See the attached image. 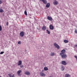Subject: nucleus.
<instances>
[{"instance_id":"10","label":"nucleus","mask_w":77,"mask_h":77,"mask_svg":"<svg viewBox=\"0 0 77 77\" xmlns=\"http://www.w3.org/2000/svg\"><path fill=\"white\" fill-rule=\"evenodd\" d=\"M47 18L48 20H50V21H52V18L48 16Z\"/></svg>"},{"instance_id":"36","label":"nucleus","mask_w":77,"mask_h":77,"mask_svg":"<svg viewBox=\"0 0 77 77\" xmlns=\"http://www.w3.org/2000/svg\"><path fill=\"white\" fill-rule=\"evenodd\" d=\"M42 71H43V70H42Z\"/></svg>"},{"instance_id":"6","label":"nucleus","mask_w":77,"mask_h":77,"mask_svg":"<svg viewBox=\"0 0 77 77\" xmlns=\"http://www.w3.org/2000/svg\"><path fill=\"white\" fill-rule=\"evenodd\" d=\"M61 71H64L65 69V67L63 66V65L61 66Z\"/></svg>"},{"instance_id":"17","label":"nucleus","mask_w":77,"mask_h":77,"mask_svg":"<svg viewBox=\"0 0 77 77\" xmlns=\"http://www.w3.org/2000/svg\"><path fill=\"white\" fill-rule=\"evenodd\" d=\"M55 54H54V52H52L51 54V56H54Z\"/></svg>"},{"instance_id":"14","label":"nucleus","mask_w":77,"mask_h":77,"mask_svg":"<svg viewBox=\"0 0 77 77\" xmlns=\"http://www.w3.org/2000/svg\"><path fill=\"white\" fill-rule=\"evenodd\" d=\"M50 3H48L46 5L45 7L46 8H49V7H50Z\"/></svg>"},{"instance_id":"25","label":"nucleus","mask_w":77,"mask_h":77,"mask_svg":"<svg viewBox=\"0 0 77 77\" xmlns=\"http://www.w3.org/2000/svg\"><path fill=\"white\" fill-rule=\"evenodd\" d=\"M24 14H25V15H27V11H25L24 12Z\"/></svg>"},{"instance_id":"32","label":"nucleus","mask_w":77,"mask_h":77,"mask_svg":"<svg viewBox=\"0 0 77 77\" xmlns=\"http://www.w3.org/2000/svg\"><path fill=\"white\" fill-rule=\"evenodd\" d=\"M74 57H75V58H76V59H77V56H74Z\"/></svg>"},{"instance_id":"26","label":"nucleus","mask_w":77,"mask_h":77,"mask_svg":"<svg viewBox=\"0 0 77 77\" xmlns=\"http://www.w3.org/2000/svg\"><path fill=\"white\" fill-rule=\"evenodd\" d=\"M75 33L77 34V29H75Z\"/></svg>"},{"instance_id":"13","label":"nucleus","mask_w":77,"mask_h":77,"mask_svg":"<svg viewBox=\"0 0 77 77\" xmlns=\"http://www.w3.org/2000/svg\"><path fill=\"white\" fill-rule=\"evenodd\" d=\"M61 53H62V54H65V50L63 49L61 51Z\"/></svg>"},{"instance_id":"18","label":"nucleus","mask_w":77,"mask_h":77,"mask_svg":"<svg viewBox=\"0 0 77 77\" xmlns=\"http://www.w3.org/2000/svg\"><path fill=\"white\" fill-rule=\"evenodd\" d=\"M42 29L43 30H46V27L45 26H43L42 28Z\"/></svg>"},{"instance_id":"29","label":"nucleus","mask_w":77,"mask_h":77,"mask_svg":"<svg viewBox=\"0 0 77 77\" xmlns=\"http://www.w3.org/2000/svg\"><path fill=\"white\" fill-rule=\"evenodd\" d=\"M2 1L1 0H0V5L2 4Z\"/></svg>"},{"instance_id":"2","label":"nucleus","mask_w":77,"mask_h":77,"mask_svg":"<svg viewBox=\"0 0 77 77\" xmlns=\"http://www.w3.org/2000/svg\"><path fill=\"white\" fill-rule=\"evenodd\" d=\"M54 46H55V48H57V49H59V48H60V47L59 46V45H57V44L55 43L54 44Z\"/></svg>"},{"instance_id":"30","label":"nucleus","mask_w":77,"mask_h":77,"mask_svg":"<svg viewBox=\"0 0 77 77\" xmlns=\"http://www.w3.org/2000/svg\"><path fill=\"white\" fill-rule=\"evenodd\" d=\"M23 65H21L20 66V68H23Z\"/></svg>"},{"instance_id":"9","label":"nucleus","mask_w":77,"mask_h":77,"mask_svg":"<svg viewBox=\"0 0 77 77\" xmlns=\"http://www.w3.org/2000/svg\"><path fill=\"white\" fill-rule=\"evenodd\" d=\"M50 29L51 30H53L54 29V27L52 25H50L49 26Z\"/></svg>"},{"instance_id":"12","label":"nucleus","mask_w":77,"mask_h":77,"mask_svg":"<svg viewBox=\"0 0 77 77\" xmlns=\"http://www.w3.org/2000/svg\"><path fill=\"white\" fill-rule=\"evenodd\" d=\"M71 77V75H70L69 74H66L65 75V77Z\"/></svg>"},{"instance_id":"8","label":"nucleus","mask_w":77,"mask_h":77,"mask_svg":"<svg viewBox=\"0 0 77 77\" xmlns=\"http://www.w3.org/2000/svg\"><path fill=\"white\" fill-rule=\"evenodd\" d=\"M58 2H57V1H55L53 2V4L54 5H58Z\"/></svg>"},{"instance_id":"1","label":"nucleus","mask_w":77,"mask_h":77,"mask_svg":"<svg viewBox=\"0 0 77 77\" xmlns=\"http://www.w3.org/2000/svg\"><path fill=\"white\" fill-rule=\"evenodd\" d=\"M60 56L62 57V58H66L67 57V56L65 54L60 53Z\"/></svg>"},{"instance_id":"4","label":"nucleus","mask_w":77,"mask_h":77,"mask_svg":"<svg viewBox=\"0 0 77 77\" xmlns=\"http://www.w3.org/2000/svg\"><path fill=\"white\" fill-rule=\"evenodd\" d=\"M40 75L41 76H42V77H45V74H44V73L42 72H40Z\"/></svg>"},{"instance_id":"31","label":"nucleus","mask_w":77,"mask_h":77,"mask_svg":"<svg viewBox=\"0 0 77 77\" xmlns=\"http://www.w3.org/2000/svg\"><path fill=\"white\" fill-rule=\"evenodd\" d=\"M8 22H7L6 23V25H7V26H8Z\"/></svg>"},{"instance_id":"11","label":"nucleus","mask_w":77,"mask_h":77,"mask_svg":"<svg viewBox=\"0 0 77 77\" xmlns=\"http://www.w3.org/2000/svg\"><path fill=\"white\" fill-rule=\"evenodd\" d=\"M22 64V61L21 60H19L18 63V66H20Z\"/></svg>"},{"instance_id":"3","label":"nucleus","mask_w":77,"mask_h":77,"mask_svg":"<svg viewBox=\"0 0 77 77\" xmlns=\"http://www.w3.org/2000/svg\"><path fill=\"white\" fill-rule=\"evenodd\" d=\"M24 35V33L23 31L20 32V35L21 37H23Z\"/></svg>"},{"instance_id":"20","label":"nucleus","mask_w":77,"mask_h":77,"mask_svg":"<svg viewBox=\"0 0 77 77\" xmlns=\"http://www.w3.org/2000/svg\"><path fill=\"white\" fill-rule=\"evenodd\" d=\"M48 69V68H47V67H45L44 68V70L45 71H47Z\"/></svg>"},{"instance_id":"22","label":"nucleus","mask_w":77,"mask_h":77,"mask_svg":"<svg viewBox=\"0 0 77 77\" xmlns=\"http://www.w3.org/2000/svg\"><path fill=\"white\" fill-rule=\"evenodd\" d=\"M47 32V33H48V34H50V32L48 30V29H47L46 30Z\"/></svg>"},{"instance_id":"24","label":"nucleus","mask_w":77,"mask_h":77,"mask_svg":"<svg viewBox=\"0 0 77 77\" xmlns=\"http://www.w3.org/2000/svg\"><path fill=\"white\" fill-rule=\"evenodd\" d=\"M2 27L1 25L0 26V31H2Z\"/></svg>"},{"instance_id":"15","label":"nucleus","mask_w":77,"mask_h":77,"mask_svg":"<svg viewBox=\"0 0 77 77\" xmlns=\"http://www.w3.org/2000/svg\"><path fill=\"white\" fill-rule=\"evenodd\" d=\"M8 75H9L10 77H15V75L14 74H13V75L12 76L11 74H8Z\"/></svg>"},{"instance_id":"7","label":"nucleus","mask_w":77,"mask_h":77,"mask_svg":"<svg viewBox=\"0 0 77 77\" xmlns=\"http://www.w3.org/2000/svg\"><path fill=\"white\" fill-rule=\"evenodd\" d=\"M62 63L64 65H66L67 64L66 63V61H63L62 62Z\"/></svg>"},{"instance_id":"35","label":"nucleus","mask_w":77,"mask_h":77,"mask_svg":"<svg viewBox=\"0 0 77 77\" xmlns=\"http://www.w3.org/2000/svg\"><path fill=\"white\" fill-rule=\"evenodd\" d=\"M0 77H1V76H0Z\"/></svg>"},{"instance_id":"5","label":"nucleus","mask_w":77,"mask_h":77,"mask_svg":"<svg viewBox=\"0 0 77 77\" xmlns=\"http://www.w3.org/2000/svg\"><path fill=\"white\" fill-rule=\"evenodd\" d=\"M41 2H42L44 4H47V1L46 0H40Z\"/></svg>"},{"instance_id":"23","label":"nucleus","mask_w":77,"mask_h":77,"mask_svg":"<svg viewBox=\"0 0 77 77\" xmlns=\"http://www.w3.org/2000/svg\"><path fill=\"white\" fill-rule=\"evenodd\" d=\"M3 12V9L0 8V12L2 13V12Z\"/></svg>"},{"instance_id":"16","label":"nucleus","mask_w":77,"mask_h":77,"mask_svg":"<svg viewBox=\"0 0 77 77\" xmlns=\"http://www.w3.org/2000/svg\"><path fill=\"white\" fill-rule=\"evenodd\" d=\"M25 74L26 75H30V72H26Z\"/></svg>"},{"instance_id":"28","label":"nucleus","mask_w":77,"mask_h":77,"mask_svg":"<svg viewBox=\"0 0 77 77\" xmlns=\"http://www.w3.org/2000/svg\"><path fill=\"white\" fill-rule=\"evenodd\" d=\"M3 53H4V52H3V51L1 52L0 53V54H3Z\"/></svg>"},{"instance_id":"21","label":"nucleus","mask_w":77,"mask_h":77,"mask_svg":"<svg viewBox=\"0 0 77 77\" xmlns=\"http://www.w3.org/2000/svg\"><path fill=\"white\" fill-rule=\"evenodd\" d=\"M64 42L65 43H68V41L66 40H64Z\"/></svg>"},{"instance_id":"27","label":"nucleus","mask_w":77,"mask_h":77,"mask_svg":"<svg viewBox=\"0 0 77 77\" xmlns=\"http://www.w3.org/2000/svg\"><path fill=\"white\" fill-rule=\"evenodd\" d=\"M18 44H19V45H20L21 44V42L19 41L18 42Z\"/></svg>"},{"instance_id":"19","label":"nucleus","mask_w":77,"mask_h":77,"mask_svg":"<svg viewBox=\"0 0 77 77\" xmlns=\"http://www.w3.org/2000/svg\"><path fill=\"white\" fill-rule=\"evenodd\" d=\"M21 71L19 70L17 72V74H20L21 73Z\"/></svg>"},{"instance_id":"34","label":"nucleus","mask_w":77,"mask_h":77,"mask_svg":"<svg viewBox=\"0 0 77 77\" xmlns=\"http://www.w3.org/2000/svg\"><path fill=\"white\" fill-rule=\"evenodd\" d=\"M25 52H26V51H26V50H25Z\"/></svg>"},{"instance_id":"33","label":"nucleus","mask_w":77,"mask_h":77,"mask_svg":"<svg viewBox=\"0 0 77 77\" xmlns=\"http://www.w3.org/2000/svg\"><path fill=\"white\" fill-rule=\"evenodd\" d=\"M75 47H76V48H77V45H75Z\"/></svg>"}]
</instances>
